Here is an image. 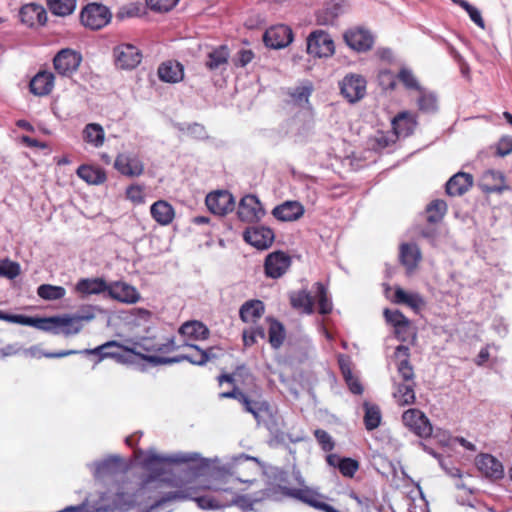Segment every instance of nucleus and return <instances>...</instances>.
<instances>
[{
	"label": "nucleus",
	"instance_id": "f257e3e1",
	"mask_svg": "<svg viewBox=\"0 0 512 512\" xmlns=\"http://www.w3.org/2000/svg\"><path fill=\"white\" fill-rule=\"evenodd\" d=\"M198 458L197 453L160 455L152 449L148 450L145 459L142 461V467L150 474L142 481L140 490H145L152 484L154 487H161L164 483L177 486V482L170 477L172 465L194 462Z\"/></svg>",
	"mask_w": 512,
	"mask_h": 512
},
{
	"label": "nucleus",
	"instance_id": "f03ea898",
	"mask_svg": "<svg viewBox=\"0 0 512 512\" xmlns=\"http://www.w3.org/2000/svg\"><path fill=\"white\" fill-rule=\"evenodd\" d=\"M216 496L199 495V488L193 486H185L176 491L168 492L159 500H157L151 507L150 510L158 508L170 501H183L193 500L197 503L198 507L203 510H215L227 507L225 502V493L222 490L215 491Z\"/></svg>",
	"mask_w": 512,
	"mask_h": 512
},
{
	"label": "nucleus",
	"instance_id": "7ed1b4c3",
	"mask_svg": "<svg viewBox=\"0 0 512 512\" xmlns=\"http://www.w3.org/2000/svg\"><path fill=\"white\" fill-rule=\"evenodd\" d=\"M221 398H234L243 404L246 412L251 413L258 424L263 423L271 431H277L279 428L276 417L265 401L251 400L245 393L234 387L232 391L222 392L219 395Z\"/></svg>",
	"mask_w": 512,
	"mask_h": 512
},
{
	"label": "nucleus",
	"instance_id": "20e7f679",
	"mask_svg": "<svg viewBox=\"0 0 512 512\" xmlns=\"http://www.w3.org/2000/svg\"><path fill=\"white\" fill-rule=\"evenodd\" d=\"M206 489H210L213 491L222 490L225 493V502H227V507L236 505L240 509L244 511L253 510L255 504L265 501L271 500L272 496H270V491L274 489L273 484L268 485L266 488L261 489L260 491L254 493L253 495H237L232 491L231 488L222 487L218 485L207 486Z\"/></svg>",
	"mask_w": 512,
	"mask_h": 512
},
{
	"label": "nucleus",
	"instance_id": "39448f33",
	"mask_svg": "<svg viewBox=\"0 0 512 512\" xmlns=\"http://www.w3.org/2000/svg\"><path fill=\"white\" fill-rule=\"evenodd\" d=\"M174 337L158 339L157 337H142L139 341L133 343L132 347H126L125 351L133 353L136 356L146 360L150 355L158 353H170L176 350Z\"/></svg>",
	"mask_w": 512,
	"mask_h": 512
},
{
	"label": "nucleus",
	"instance_id": "423d86ee",
	"mask_svg": "<svg viewBox=\"0 0 512 512\" xmlns=\"http://www.w3.org/2000/svg\"><path fill=\"white\" fill-rule=\"evenodd\" d=\"M81 317L54 316L49 318H38L37 329L51 332L55 335L63 334L71 336L78 334L82 329Z\"/></svg>",
	"mask_w": 512,
	"mask_h": 512
},
{
	"label": "nucleus",
	"instance_id": "0eeeda50",
	"mask_svg": "<svg viewBox=\"0 0 512 512\" xmlns=\"http://www.w3.org/2000/svg\"><path fill=\"white\" fill-rule=\"evenodd\" d=\"M231 469L232 481L252 484L261 471V462L256 457L240 454L233 459Z\"/></svg>",
	"mask_w": 512,
	"mask_h": 512
},
{
	"label": "nucleus",
	"instance_id": "6e6552de",
	"mask_svg": "<svg viewBox=\"0 0 512 512\" xmlns=\"http://www.w3.org/2000/svg\"><path fill=\"white\" fill-rule=\"evenodd\" d=\"M126 347H122L116 341H109L100 345L94 349H84V350H64L56 353H44L43 355L46 358H62L69 355L74 354H86V355H97L98 362L104 358H120L122 356L121 350H125Z\"/></svg>",
	"mask_w": 512,
	"mask_h": 512
},
{
	"label": "nucleus",
	"instance_id": "1a4fd4ad",
	"mask_svg": "<svg viewBox=\"0 0 512 512\" xmlns=\"http://www.w3.org/2000/svg\"><path fill=\"white\" fill-rule=\"evenodd\" d=\"M111 17L109 9L98 3L88 4L80 14L81 23L91 30H99L105 27L111 21Z\"/></svg>",
	"mask_w": 512,
	"mask_h": 512
},
{
	"label": "nucleus",
	"instance_id": "9d476101",
	"mask_svg": "<svg viewBox=\"0 0 512 512\" xmlns=\"http://www.w3.org/2000/svg\"><path fill=\"white\" fill-rule=\"evenodd\" d=\"M335 52L334 41L323 31L316 30L307 37V53L313 57H330Z\"/></svg>",
	"mask_w": 512,
	"mask_h": 512
},
{
	"label": "nucleus",
	"instance_id": "9b49d317",
	"mask_svg": "<svg viewBox=\"0 0 512 512\" xmlns=\"http://www.w3.org/2000/svg\"><path fill=\"white\" fill-rule=\"evenodd\" d=\"M81 62L82 56L80 53L65 48L54 56L53 66L59 75L69 77L78 70Z\"/></svg>",
	"mask_w": 512,
	"mask_h": 512
},
{
	"label": "nucleus",
	"instance_id": "f8f14e48",
	"mask_svg": "<svg viewBox=\"0 0 512 512\" xmlns=\"http://www.w3.org/2000/svg\"><path fill=\"white\" fill-rule=\"evenodd\" d=\"M339 85L341 94L350 103H356L366 95V80L359 74H347Z\"/></svg>",
	"mask_w": 512,
	"mask_h": 512
},
{
	"label": "nucleus",
	"instance_id": "ddd939ff",
	"mask_svg": "<svg viewBox=\"0 0 512 512\" xmlns=\"http://www.w3.org/2000/svg\"><path fill=\"white\" fill-rule=\"evenodd\" d=\"M116 67L123 70L136 68L142 60L140 50L132 44H120L113 49Z\"/></svg>",
	"mask_w": 512,
	"mask_h": 512
},
{
	"label": "nucleus",
	"instance_id": "4468645a",
	"mask_svg": "<svg viewBox=\"0 0 512 512\" xmlns=\"http://www.w3.org/2000/svg\"><path fill=\"white\" fill-rule=\"evenodd\" d=\"M343 39L350 49L358 53L367 52L374 45V37L371 32L361 27L348 29L344 32Z\"/></svg>",
	"mask_w": 512,
	"mask_h": 512
},
{
	"label": "nucleus",
	"instance_id": "2eb2a0df",
	"mask_svg": "<svg viewBox=\"0 0 512 512\" xmlns=\"http://www.w3.org/2000/svg\"><path fill=\"white\" fill-rule=\"evenodd\" d=\"M404 425L421 438L432 434V425L426 415L418 409H408L402 415Z\"/></svg>",
	"mask_w": 512,
	"mask_h": 512
},
{
	"label": "nucleus",
	"instance_id": "dca6fc26",
	"mask_svg": "<svg viewBox=\"0 0 512 512\" xmlns=\"http://www.w3.org/2000/svg\"><path fill=\"white\" fill-rule=\"evenodd\" d=\"M114 168L127 177H138L144 172V163L135 153H119L114 161Z\"/></svg>",
	"mask_w": 512,
	"mask_h": 512
},
{
	"label": "nucleus",
	"instance_id": "f3484780",
	"mask_svg": "<svg viewBox=\"0 0 512 512\" xmlns=\"http://www.w3.org/2000/svg\"><path fill=\"white\" fill-rule=\"evenodd\" d=\"M237 214L241 221L253 223L265 215V210L259 199L255 195L249 194L241 199Z\"/></svg>",
	"mask_w": 512,
	"mask_h": 512
},
{
	"label": "nucleus",
	"instance_id": "a211bd4d",
	"mask_svg": "<svg viewBox=\"0 0 512 512\" xmlns=\"http://www.w3.org/2000/svg\"><path fill=\"white\" fill-rule=\"evenodd\" d=\"M293 40L292 29L287 25H276L267 29L263 41L267 47L281 49L288 46Z\"/></svg>",
	"mask_w": 512,
	"mask_h": 512
},
{
	"label": "nucleus",
	"instance_id": "6ab92c4d",
	"mask_svg": "<svg viewBox=\"0 0 512 512\" xmlns=\"http://www.w3.org/2000/svg\"><path fill=\"white\" fill-rule=\"evenodd\" d=\"M244 240L257 249L264 250L269 248L275 238L274 232L264 226L248 227L243 233Z\"/></svg>",
	"mask_w": 512,
	"mask_h": 512
},
{
	"label": "nucleus",
	"instance_id": "aec40b11",
	"mask_svg": "<svg viewBox=\"0 0 512 512\" xmlns=\"http://www.w3.org/2000/svg\"><path fill=\"white\" fill-rule=\"evenodd\" d=\"M207 208L216 215H225L233 211L235 202L232 194L228 191H216L206 196Z\"/></svg>",
	"mask_w": 512,
	"mask_h": 512
},
{
	"label": "nucleus",
	"instance_id": "412c9836",
	"mask_svg": "<svg viewBox=\"0 0 512 512\" xmlns=\"http://www.w3.org/2000/svg\"><path fill=\"white\" fill-rule=\"evenodd\" d=\"M291 258L282 251L270 253L264 263L267 277L277 279L281 277L290 267Z\"/></svg>",
	"mask_w": 512,
	"mask_h": 512
},
{
	"label": "nucleus",
	"instance_id": "4be33fe9",
	"mask_svg": "<svg viewBox=\"0 0 512 512\" xmlns=\"http://www.w3.org/2000/svg\"><path fill=\"white\" fill-rule=\"evenodd\" d=\"M476 466L487 478L498 480L504 476L503 464L490 454H480L476 458Z\"/></svg>",
	"mask_w": 512,
	"mask_h": 512
},
{
	"label": "nucleus",
	"instance_id": "5701e85b",
	"mask_svg": "<svg viewBox=\"0 0 512 512\" xmlns=\"http://www.w3.org/2000/svg\"><path fill=\"white\" fill-rule=\"evenodd\" d=\"M108 295L122 303L134 304L140 299L137 289L125 282H114L108 284Z\"/></svg>",
	"mask_w": 512,
	"mask_h": 512
},
{
	"label": "nucleus",
	"instance_id": "b1692460",
	"mask_svg": "<svg viewBox=\"0 0 512 512\" xmlns=\"http://www.w3.org/2000/svg\"><path fill=\"white\" fill-rule=\"evenodd\" d=\"M22 23L29 27L36 25H45L47 22V12L43 6L35 3L24 5L19 12Z\"/></svg>",
	"mask_w": 512,
	"mask_h": 512
},
{
	"label": "nucleus",
	"instance_id": "393cba45",
	"mask_svg": "<svg viewBox=\"0 0 512 512\" xmlns=\"http://www.w3.org/2000/svg\"><path fill=\"white\" fill-rule=\"evenodd\" d=\"M479 188L485 193H501L506 187L502 173L494 170L485 171L479 181Z\"/></svg>",
	"mask_w": 512,
	"mask_h": 512
},
{
	"label": "nucleus",
	"instance_id": "a878e982",
	"mask_svg": "<svg viewBox=\"0 0 512 512\" xmlns=\"http://www.w3.org/2000/svg\"><path fill=\"white\" fill-rule=\"evenodd\" d=\"M157 74L163 82L178 83L184 78V67L178 61L169 60L160 64Z\"/></svg>",
	"mask_w": 512,
	"mask_h": 512
},
{
	"label": "nucleus",
	"instance_id": "bb28decb",
	"mask_svg": "<svg viewBox=\"0 0 512 512\" xmlns=\"http://www.w3.org/2000/svg\"><path fill=\"white\" fill-rule=\"evenodd\" d=\"M472 184V175L464 172H458L446 183V192L450 196H461L472 187Z\"/></svg>",
	"mask_w": 512,
	"mask_h": 512
},
{
	"label": "nucleus",
	"instance_id": "cd10ccee",
	"mask_svg": "<svg viewBox=\"0 0 512 512\" xmlns=\"http://www.w3.org/2000/svg\"><path fill=\"white\" fill-rule=\"evenodd\" d=\"M54 75L48 71L38 72L30 81L31 93L36 96L48 95L54 87Z\"/></svg>",
	"mask_w": 512,
	"mask_h": 512
},
{
	"label": "nucleus",
	"instance_id": "c85d7f7f",
	"mask_svg": "<svg viewBox=\"0 0 512 512\" xmlns=\"http://www.w3.org/2000/svg\"><path fill=\"white\" fill-rule=\"evenodd\" d=\"M272 214L276 219L281 221H294L304 214V208L297 201H287L276 206Z\"/></svg>",
	"mask_w": 512,
	"mask_h": 512
},
{
	"label": "nucleus",
	"instance_id": "c756f323",
	"mask_svg": "<svg viewBox=\"0 0 512 512\" xmlns=\"http://www.w3.org/2000/svg\"><path fill=\"white\" fill-rule=\"evenodd\" d=\"M152 218L161 226L169 225L174 217L175 210L173 206L165 200H158L150 207Z\"/></svg>",
	"mask_w": 512,
	"mask_h": 512
},
{
	"label": "nucleus",
	"instance_id": "7c9ffc66",
	"mask_svg": "<svg viewBox=\"0 0 512 512\" xmlns=\"http://www.w3.org/2000/svg\"><path fill=\"white\" fill-rule=\"evenodd\" d=\"M75 290L82 296L100 294L107 292L108 284L102 278H82L77 282Z\"/></svg>",
	"mask_w": 512,
	"mask_h": 512
},
{
	"label": "nucleus",
	"instance_id": "2f4dec72",
	"mask_svg": "<svg viewBox=\"0 0 512 512\" xmlns=\"http://www.w3.org/2000/svg\"><path fill=\"white\" fill-rule=\"evenodd\" d=\"M415 127L416 121L408 112H402L392 120V128L398 138L409 136Z\"/></svg>",
	"mask_w": 512,
	"mask_h": 512
},
{
	"label": "nucleus",
	"instance_id": "473e14b6",
	"mask_svg": "<svg viewBox=\"0 0 512 512\" xmlns=\"http://www.w3.org/2000/svg\"><path fill=\"white\" fill-rule=\"evenodd\" d=\"M178 332L182 336L195 340H205L210 334L209 329L202 322L196 320L183 323Z\"/></svg>",
	"mask_w": 512,
	"mask_h": 512
},
{
	"label": "nucleus",
	"instance_id": "72a5a7b5",
	"mask_svg": "<svg viewBox=\"0 0 512 512\" xmlns=\"http://www.w3.org/2000/svg\"><path fill=\"white\" fill-rule=\"evenodd\" d=\"M400 260L406 269L413 271L421 260V252L416 244H402L400 248Z\"/></svg>",
	"mask_w": 512,
	"mask_h": 512
},
{
	"label": "nucleus",
	"instance_id": "f704fd0d",
	"mask_svg": "<svg viewBox=\"0 0 512 512\" xmlns=\"http://www.w3.org/2000/svg\"><path fill=\"white\" fill-rule=\"evenodd\" d=\"M394 302L404 304L418 312L425 304L422 296L418 293H408L400 287L395 289Z\"/></svg>",
	"mask_w": 512,
	"mask_h": 512
},
{
	"label": "nucleus",
	"instance_id": "c9c22d12",
	"mask_svg": "<svg viewBox=\"0 0 512 512\" xmlns=\"http://www.w3.org/2000/svg\"><path fill=\"white\" fill-rule=\"evenodd\" d=\"M263 313L264 304L260 300H249L239 310L240 318L244 322H256Z\"/></svg>",
	"mask_w": 512,
	"mask_h": 512
},
{
	"label": "nucleus",
	"instance_id": "e433bc0d",
	"mask_svg": "<svg viewBox=\"0 0 512 512\" xmlns=\"http://www.w3.org/2000/svg\"><path fill=\"white\" fill-rule=\"evenodd\" d=\"M83 140L95 148H99L104 144L105 132L103 127L98 123L87 124L82 132Z\"/></svg>",
	"mask_w": 512,
	"mask_h": 512
},
{
	"label": "nucleus",
	"instance_id": "4c0bfd02",
	"mask_svg": "<svg viewBox=\"0 0 512 512\" xmlns=\"http://www.w3.org/2000/svg\"><path fill=\"white\" fill-rule=\"evenodd\" d=\"M290 302L293 308L302 309L305 314L314 312V300L310 292L306 289L292 292L290 294Z\"/></svg>",
	"mask_w": 512,
	"mask_h": 512
},
{
	"label": "nucleus",
	"instance_id": "58836bf2",
	"mask_svg": "<svg viewBox=\"0 0 512 512\" xmlns=\"http://www.w3.org/2000/svg\"><path fill=\"white\" fill-rule=\"evenodd\" d=\"M77 175L88 184L99 185L106 181V174L102 169L89 165L79 166Z\"/></svg>",
	"mask_w": 512,
	"mask_h": 512
},
{
	"label": "nucleus",
	"instance_id": "ea45409f",
	"mask_svg": "<svg viewBox=\"0 0 512 512\" xmlns=\"http://www.w3.org/2000/svg\"><path fill=\"white\" fill-rule=\"evenodd\" d=\"M364 407V425L368 431H372L379 427L382 419V414L379 406L365 402Z\"/></svg>",
	"mask_w": 512,
	"mask_h": 512
},
{
	"label": "nucleus",
	"instance_id": "a19ab883",
	"mask_svg": "<svg viewBox=\"0 0 512 512\" xmlns=\"http://www.w3.org/2000/svg\"><path fill=\"white\" fill-rule=\"evenodd\" d=\"M228 58L229 50L227 46L222 45L208 53L205 65L209 70H216L225 65Z\"/></svg>",
	"mask_w": 512,
	"mask_h": 512
},
{
	"label": "nucleus",
	"instance_id": "79ce46f5",
	"mask_svg": "<svg viewBox=\"0 0 512 512\" xmlns=\"http://www.w3.org/2000/svg\"><path fill=\"white\" fill-rule=\"evenodd\" d=\"M52 14L65 17L72 14L76 8V0H47Z\"/></svg>",
	"mask_w": 512,
	"mask_h": 512
},
{
	"label": "nucleus",
	"instance_id": "37998d69",
	"mask_svg": "<svg viewBox=\"0 0 512 512\" xmlns=\"http://www.w3.org/2000/svg\"><path fill=\"white\" fill-rule=\"evenodd\" d=\"M185 346L195 350V353L188 354L190 359L189 362L194 365H205L210 359L215 358L216 355L213 354V347H209L208 349H201L199 346L195 344L186 343Z\"/></svg>",
	"mask_w": 512,
	"mask_h": 512
},
{
	"label": "nucleus",
	"instance_id": "c03bdc74",
	"mask_svg": "<svg viewBox=\"0 0 512 512\" xmlns=\"http://www.w3.org/2000/svg\"><path fill=\"white\" fill-rule=\"evenodd\" d=\"M394 397L400 405H410L415 402L414 383L406 382L399 384L394 393Z\"/></svg>",
	"mask_w": 512,
	"mask_h": 512
},
{
	"label": "nucleus",
	"instance_id": "a18cd8bd",
	"mask_svg": "<svg viewBox=\"0 0 512 512\" xmlns=\"http://www.w3.org/2000/svg\"><path fill=\"white\" fill-rule=\"evenodd\" d=\"M315 287V297L318 299L319 313L322 315H327L331 313L333 309V304L327 295V288L321 283L316 282L314 284Z\"/></svg>",
	"mask_w": 512,
	"mask_h": 512
},
{
	"label": "nucleus",
	"instance_id": "49530a36",
	"mask_svg": "<svg viewBox=\"0 0 512 512\" xmlns=\"http://www.w3.org/2000/svg\"><path fill=\"white\" fill-rule=\"evenodd\" d=\"M447 211V204L443 200H434L426 208L427 221L430 223H438L442 220Z\"/></svg>",
	"mask_w": 512,
	"mask_h": 512
},
{
	"label": "nucleus",
	"instance_id": "de8ad7c7",
	"mask_svg": "<svg viewBox=\"0 0 512 512\" xmlns=\"http://www.w3.org/2000/svg\"><path fill=\"white\" fill-rule=\"evenodd\" d=\"M37 294L44 300L52 301L62 299L66 294V290L62 286L42 284L37 288Z\"/></svg>",
	"mask_w": 512,
	"mask_h": 512
},
{
	"label": "nucleus",
	"instance_id": "09e8293b",
	"mask_svg": "<svg viewBox=\"0 0 512 512\" xmlns=\"http://www.w3.org/2000/svg\"><path fill=\"white\" fill-rule=\"evenodd\" d=\"M285 339V330L283 325L272 319L269 326V343L275 349H278Z\"/></svg>",
	"mask_w": 512,
	"mask_h": 512
},
{
	"label": "nucleus",
	"instance_id": "8fccbe9b",
	"mask_svg": "<svg viewBox=\"0 0 512 512\" xmlns=\"http://www.w3.org/2000/svg\"><path fill=\"white\" fill-rule=\"evenodd\" d=\"M135 502L134 496H127L123 492H117L115 499L111 504L100 506L97 508V512H110L124 505H133Z\"/></svg>",
	"mask_w": 512,
	"mask_h": 512
},
{
	"label": "nucleus",
	"instance_id": "3c124183",
	"mask_svg": "<svg viewBox=\"0 0 512 512\" xmlns=\"http://www.w3.org/2000/svg\"><path fill=\"white\" fill-rule=\"evenodd\" d=\"M418 99V107L424 113H433L437 110V98L432 93H426L422 89Z\"/></svg>",
	"mask_w": 512,
	"mask_h": 512
},
{
	"label": "nucleus",
	"instance_id": "603ef678",
	"mask_svg": "<svg viewBox=\"0 0 512 512\" xmlns=\"http://www.w3.org/2000/svg\"><path fill=\"white\" fill-rule=\"evenodd\" d=\"M21 273L20 265L9 259L0 260V276L7 279H15Z\"/></svg>",
	"mask_w": 512,
	"mask_h": 512
},
{
	"label": "nucleus",
	"instance_id": "864d4df0",
	"mask_svg": "<svg viewBox=\"0 0 512 512\" xmlns=\"http://www.w3.org/2000/svg\"><path fill=\"white\" fill-rule=\"evenodd\" d=\"M384 317L386 319V321L391 324L394 328L395 327H398V326H404V327H408L409 326V319L403 314L401 313L400 311L398 310H389V309H385L384 310Z\"/></svg>",
	"mask_w": 512,
	"mask_h": 512
},
{
	"label": "nucleus",
	"instance_id": "5fc2aeb1",
	"mask_svg": "<svg viewBox=\"0 0 512 512\" xmlns=\"http://www.w3.org/2000/svg\"><path fill=\"white\" fill-rule=\"evenodd\" d=\"M0 319L7 321V322H11V323L32 326V327L37 326V320H38V318L28 317V316H24V315L7 314L3 311H0Z\"/></svg>",
	"mask_w": 512,
	"mask_h": 512
},
{
	"label": "nucleus",
	"instance_id": "6e6d98bb",
	"mask_svg": "<svg viewBox=\"0 0 512 512\" xmlns=\"http://www.w3.org/2000/svg\"><path fill=\"white\" fill-rule=\"evenodd\" d=\"M117 456L110 457L102 462L95 464V476L98 477L102 474L114 473L117 464L120 462Z\"/></svg>",
	"mask_w": 512,
	"mask_h": 512
},
{
	"label": "nucleus",
	"instance_id": "4d7b16f0",
	"mask_svg": "<svg viewBox=\"0 0 512 512\" xmlns=\"http://www.w3.org/2000/svg\"><path fill=\"white\" fill-rule=\"evenodd\" d=\"M189 359H190V357L188 354L178 355L176 357H162L159 355H150V356L146 357V361H148L149 363L154 364V365L172 364V363H179L182 361L189 362Z\"/></svg>",
	"mask_w": 512,
	"mask_h": 512
},
{
	"label": "nucleus",
	"instance_id": "13d9d810",
	"mask_svg": "<svg viewBox=\"0 0 512 512\" xmlns=\"http://www.w3.org/2000/svg\"><path fill=\"white\" fill-rule=\"evenodd\" d=\"M398 79L405 85L408 89H416L421 90V87L418 84L417 79L413 75L412 71L406 68H402L399 71Z\"/></svg>",
	"mask_w": 512,
	"mask_h": 512
},
{
	"label": "nucleus",
	"instance_id": "bf43d9fd",
	"mask_svg": "<svg viewBox=\"0 0 512 512\" xmlns=\"http://www.w3.org/2000/svg\"><path fill=\"white\" fill-rule=\"evenodd\" d=\"M146 2L153 11L168 12L177 5L179 0H146Z\"/></svg>",
	"mask_w": 512,
	"mask_h": 512
},
{
	"label": "nucleus",
	"instance_id": "052dcab7",
	"mask_svg": "<svg viewBox=\"0 0 512 512\" xmlns=\"http://www.w3.org/2000/svg\"><path fill=\"white\" fill-rule=\"evenodd\" d=\"M359 468V463L352 458H342L338 467L341 474L345 477H353Z\"/></svg>",
	"mask_w": 512,
	"mask_h": 512
},
{
	"label": "nucleus",
	"instance_id": "680f3d73",
	"mask_svg": "<svg viewBox=\"0 0 512 512\" xmlns=\"http://www.w3.org/2000/svg\"><path fill=\"white\" fill-rule=\"evenodd\" d=\"M314 436L320 444L321 448L329 452L334 448V441L332 437L323 429H316L314 431Z\"/></svg>",
	"mask_w": 512,
	"mask_h": 512
},
{
	"label": "nucleus",
	"instance_id": "e2e57ef3",
	"mask_svg": "<svg viewBox=\"0 0 512 512\" xmlns=\"http://www.w3.org/2000/svg\"><path fill=\"white\" fill-rule=\"evenodd\" d=\"M311 94V89L308 87H297L293 91L289 93L294 102L298 105H302V103H307L309 96Z\"/></svg>",
	"mask_w": 512,
	"mask_h": 512
},
{
	"label": "nucleus",
	"instance_id": "0e129e2a",
	"mask_svg": "<svg viewBox=\"0 0 512 512\" xmlns=\"http://www.w3.org/2000/svg\"><path fill=\"white\" fill-rule=\"evenodd\" d=\"M463 9L468 13L470 19L480 28L485 27L481 12L470 3H463Z\"/></svg>",
	"mask_w": 512,
	"mask_h": 512
},
{
	"label": "nucleus",
	"instance_id": "69168bd1",
	"mask_svg": "<svg viewBox=\"0 0 512 512\" xmlns=\"http://www.w3.org/2000/svg\"><path fill=\"white\" fill-rule=\"evenodd\" d=\"M126 195L129 200L134 203L141 204L144 202L143 190L138 185H131L126 190Z\"/></svg>",
	"mask_w": 512,
	"mask_h": 512
},
{
	"label": "nucleus",
	"instance_id": "338daca9",
	"mask_svg": "<svg viewBox=\"0 0 512 512\" xmlns=\"http://www.w3.org/2000/svg\"><path fill=\"white\" fill-rule=\"evenodd\" d=\"M398 372L405 382H412L414 378V371L409 361L401 360L398 364Z\"/></svg>",
	"mask_w": 512,
	"mask_h": 512
},
{
	"label": "nucleus",
	"instance_id": "774afa93",
	"mask_svg": "<svg viewBox=\"0 0 512 512\" xmlns=\"http://www.w3.org/2000/svg\"><path fill=\"white\" fill-rule=\"evenodd\" d=\"M512 152V137H502L497 143V155L504 157Z\"/></svg>",
	"mask_w": 512,
	"mask_h": 512
}]
</instances>
